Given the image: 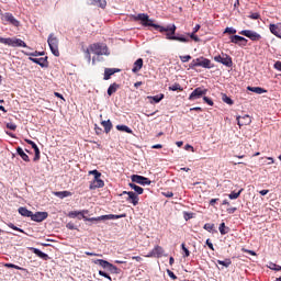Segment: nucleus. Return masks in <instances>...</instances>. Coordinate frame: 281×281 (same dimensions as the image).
<instances>
[{
    "label": "nucleus",
    "instance_id": "1",
    "mask_svg": "<svg viewBox=\"0 0 281 281\" xmlns=\"http://www.w3.org/2000/svg\"><path fill=\"white\" fill-rule=\"evenodd\" d=\"M133 19L134 21H140V25H143V27H154V30H158L160 33L167 32L166 38L168 41H172V37L176 36L175 34L177 32V25L175 24L161 26L156 24L155 20L150 19V16H148L146 13H138L137 15H133Z\"/></svg>",
    "mask_w": 281,
    "mask_h": 281
},
{
    "label": "nucleus",
    "instance_id": "2",
    "mask_svg": "<svg viewBox=\"0 0 281 281\" xmlns=\"http://www.w3.org/2000/svg\"><path fill=\"white\" fill-rule=\"evenodd\" d=\"M87 214H89L88 210L83 211H72L68 214L70 218H76L79 216L80 218H83V221H88L90 223L98 222V221H117V218H124L126 214L115 215V214H108V215H101L98 217H87Z\"/></svg>",
    "mask_w": 281,
    "mask_h": 281
},
{
    "label": "nucleus",
    "instance_id": "3",
    "mask_svg": "<svg viewBox=\"0 0 281 281\" xmlns=\"http://www.w3.org/2000/svg\"><path fill=\"white\" fill-rule=\"evenodd\" d=\"M95 54L97 56H109V47L106 44L95 43L89 46V49L86 50L88 60H91V53Z\"/></svg>",
    "mask_w": 281,
    "mask_h": 281
},
{
    "label": "nucleus",
    "instance_id": "4",
    "mask_svg": "<svg viewBox=\"0 0 281 281\" xmlns=\"http://www.w3.org/2000/svg\"><path fill=\"white\" fill-rule=\"evenodd\" d=\"M47 43L52 54L58 58V56H60V50H58V37H56L54 33H50L48 35Z\"/></svg>",
    "mask_w": 281,
    "mask_h": 281
},
{
    "label": "nucleus",
    "instance_id": "5",
    "mask_svg": "<svg viewBox=\"0 0 281 281\" xmlns=\"http://www.w3.org/2000/svg\"><path fill=\"white\" fill-rule=\"evenodd\" d=\"M215 63H221V65H224V67H233L234 61L232 60V57L227 54L217 55L214 57Z\"/></svg>",
    "mask_w": 281,
    "mask_h": 281
},
{
    "label": "nucleus",
    "instance_id": "6",
    "mask_svg": "<svg viewBox=\"0 0 281 281\" xmlns=\"http://www.w3.org/2000/svg\"><path fill=\"white\" fill-rule=\"evenodd\" d=\"M1 20L10 23V25H13L14 27H19V25H21V22H19V20H16L10 12L1 13Z\"/></svg>",
    "mask_w": 281,
    "mask_h": 281
},
{
    "label": "nucleus",
    "instance_id": "7",
    "mask_svg": "<svg viewBox=\"0 0 281 281\" xmlns=\"http://www.w3.org/2000/svg\"><path fill=\"white\" fill-rule=\"evenodd\" d=\"M203 95H207V89L199 87L191 92V94L189 95V100H200V98H203Z\"/></svg>",
    "mask_w": 281,
    "mask_h": 281
},
{
    "label": "nucleus",
    "instance_id": "8",
    "mask_svg": "<svg viewBox=\"0 0 281 281\" xmlns=\"http://www.w3.org/2000/svg\"><path fill=\"white\" fill-rule=\"evenodd\" d=\"M124 194H127L126 201H128V203L135 205L139 204V196L133 192V191H123L120 196H124Z\"/></svg>",
    "mask_w": 281,
    "mask_h": 281
},
{
    "label": "nucleus",
    "instance_id": "9",
    "mask_svg": "<svg viewBox=\"0 0 281 281\" xmlns=\"http://www.w3.org/2000/svg\"><path fill=\"white\" fill-rule=\"evenodd\" d=\"M239 34L246 36V38H250V41H260L262 38V35L251 30H243Z\"/></svg>",
    "mask_w": 281,
    "mask_h": 281
},
{
    "label": "nucleus",
    "instance_id": "10",
    "mask_svg": "<svg viewBox=\"0 0 281 281\" xmlns=\"http://www.w3.org/2000/svg\"><path fill=\"white\" fill-rule=\"evenodd\" d=\"M131 180L133 183H138L139 186H150L151 183L150 179L139 175H132Z\"/></svg>",
    "mask_w": 281,
    "mask_h": 281
},
{
    "label": "nucleus",
    "instance_id": "11",
    "mask_svg": "<svg viewBox=\"0 0 281 281\" xmlns=\"http://www.w3.org/2000/svg\"><path fill=\"white\" fill-rule=\"evenodd\" d=\"M195 59L198 63V67H203V69H214V64H212V60L203 56Z\"/></svg>",
    "mask_w": 281,
    "mask_h": 281
},
{
    "label": "nucleus",
    "instance_id": "12",
    "mask_svg": "<svg viewBox=\"0 0 281 281\" xmlns=\"http://www.w3.org/2000/svg\"><path fill=\"white\" fill-rule=\"evenodd\" d=\"M7 45H9V47H27V44H25L23 40L16 37H8Z\"/></svg>",
    "mask_w": 281,
    "mask_h": 281
},
{
    "label": "nucleus",
    "instance_id": "13",
    "mask_svg": "<svg viewBox=\"0 0 281 281\" xmlns=\"http://www.w3.org/2000/svg\"><path fill=\"white\" fill-rule=\"evenodd\" d=\"M49 216V213L47 212H35L31 215V221H34L35 223H43Z\"/></svg>",
    "mask_w": 281,
    "mask_h": 281
},
{
    "label": "nucleus",
    "instance_id": "14",
    "mask_svg": "<svg viewBox=\"0 0 281 281\" xmlns=\"http://www.w3.org/2000/svg\"><path fill=\"white\" fill-rule=\"evenodd\" d=\"M29 60H31V63H35V65H40V67H43V68L49 67V61H47V57H41V58L29 57Z\"/></svg>",
    "mask_w": 281,
    "mask_h": 281
},
{
    "label": "nucleus",
    "instance_id": "15",
    "mask_svg": "<svg viewBox=\"0 0 281 281\" xmlns=\"http://www.w3.org/2000/svg\"><path fill=\"white\" fill-rule=\"evenodd\" d=\"M231 43H234L235 45H243L244 47L247 45V38L240 36V35H232Z\"/></svg>",
    "mask_w": 281,
    "mask_h": 281
},
{
    "label": "nucleus",
    "instance_id": "16",
    "mask_svg": "<svg viewBox=\"0 0 281 281\" xmlns=\"http://www.w3.org/2000/svg\"><path fill=\"white\" fill-rule=\"evenodd\" d=\"M164 256V248L161 246H156L147 256V258H161Z\"/></svg>",
    "mask_w": 281,
    "mask_h": 281
},
{
    "label": "nucleus",
    "instance_id": "17",
    "mask_svg": "<svg viewBox=\"0 0 281 281\" xmlns=\"http://www.w3.org/2000/svg\"><path fill=\"white\" fill-rule=\"evenodd\" d=\"M238 126H249L251 124V116L244 115V116H237L236 117Z\"/></svg>",
    "mask_w": 281,
    "mask_h": 281
},
{
    "label": "nucleus",
    "instance_id": "18",
    "mask_svg": "<svg viewBox=\"0 0 281 281\" xmlns=\"http://www.w3.org/2000/svg\"><path fill=\"white\" fill-rule=\"evenodd\" d=\"M120 68H105L104 69V80H111V76L115 75V74H120Z\"/></svg>",
    "mask_w": 281,
    "mask_h": 281
},
{
    "label": "nucleus",
    "instance_id": "19",
    "mask_svg": "<svg viewBox=\"0 0 281 281\" xmlns=\"http://www.w3.org/2000/svg\"><path fill=\"white\" fill-rule=\"evenodd\" d=\"M98 188H104V180L100 178H94V180L90 183V190H98Z\"/></svg>",
    "mask_w": 281,
    "mask_h": 281
},
{
    "label": "nucleus",
    "instance_id": "20",
    "mask_svg": "<svg viewBox=\"0 0 281 281\" xmlns=\"http://www.w3.org/2000/svg\"><path fill=\"white\" fill-rule=\"evenodd\" d=\"M30 251H33V254H35V256H37L42 260H49V255L41 251V249H38V248L31 247Z\"/></svg>",
    "mask_w": 281,
    "mask_h": 281
},
{
    "label": "nucleus",
    "instance_id": "21",
    "mask_svg": "<svg viewBox=\"0 0 281 281\" xmlns=\"http://www.w3.org/2000/svg\"><path fill=\"white\" fill-rule=\"evenodd\" d=\"M144 67V59L138 58L132 68L133 74H137V71H140L142 68Z\"/></svg>",
    "mask_w": 281,
    "mask_h": 281
},
{
    "label": "nucleus",
    "instance_id": "22",
    "mask_svg": "<svg viewBox=\"0 0 281 281\" xmlns=\"http://www.w3.org/2000/svg\"><path fill=\"white\" fill-rule=\"evenodd\" d=\"M18 212H19V214H21V216H24L26 218H32L33 212L27 210V207H25V206L19 207Z\"/></svg>",
    "mask_w": 281,
    "mask_h": 281
},
{
    "label": "nucleus",
    "instance_id": "23",
    "mask_svg": "<svg viewBox=\"0 0 281 281\" xmlns=\"http://www.w3.org/2000/svg\"><path fill=\"white\" fill-rule=\"evenodd\" d=\"M270 32L277 36V38H281V29L277 24H270Z\"/></svg>",
    "mask_w": 281,
    "mask_h": 281
},
{
    "label": "nucleus",
    "instance_id": "24",
    "mask_svg": "<svg viewBox=\"0 0 281 281\" xmlns=\"http://www.w3.org/2000/svg\"><path fill=\"white\" fill-rule=\"evenodd\" d=\"M94 265H99V267H102V269H109L111 262L104 260V259H95L93 260Z\"/></svg>",
    "mask_w": 281,
    "mask_h": 281
},
{
    "label": "nucleus",
    "instance_id": "25",
    "mask_svg": "<svg viewBox=\"0 0 281 281\" xmlns=\"http://www.w3.org/2000/svg\"><path fill=\"white\" fill-rule=\"evenodd\" d=\"M247 89L248 91H251L252 93H257L258 95H262V93H267V90L260 87H248Z\"/></svg>",
    "mask_w": 281,
    "mask_h": 281
},
{
    "label": "nucleus",
    "instance_id": "26",
    "mask_svg": "<svg viewBox=\"0 0 281 281\" xmlns=\"http://www.w3.org/2000/svg\"><path fill=\"white\" fill-rule=\"evenodd\" d=\"M16 154L21 157V159H23V161L30 162V156H27V154H25L23 148L18 147L16 148Z\"/></svg>",
    "mask_w": 281,
    "mask_h": 281
},
{
    "label": "nucleus",
    "instance_id": "27",
    "mask_svg": "<svg viewBox=\"0 0 281 281\" xmlns=\"http://www.w3.org/2000/svg\"><path fill=\"white\" fill-rule=\"evenodd\" d=\"M91 5H97V8H106V0H90Z\"/></svg>",
    "mask_w": 281,
    "mask_h": 281
},
{
    "label": "nucleus",
    "instance_id": "28",
    "mask_svg": "<svg viewBox=\"0 0 281 281\" xmlns=\"http://www.w3.org/2000/svg\"><path fill=\"white\" fill-rule=\"evenodd\" d=\"M54 195L57 196L58 199H67V196H71L70 191H56L54 192Z\"/></svg>",
    "mask_w": 281,
    "mask_h": 281
},
{
    "label": "nucleus",
    "instance_id": "29",
    "mask_svg": "<svg viewBox=\"0 0 281 281\" xmlns=\"http://www.w3.org/2000/svg\"><path fill=\"white\" fill-rule=\"evenodd\" d=\"M101 125L103 126L105 133H111V128H113V123H111V120L102 121Z\"/></svg>",
    "mask_w": 281,
    "mask_h": 281
},
{
    "label": "nucleus",
    "instance_id": "30",
    "mask_svg": "<svg viewBox=\"0 0 281 281\" xmlns=\"http://www.w3.org/2000/svg\"><path fill=\"white\" fill-rule=\"evenodd\" d=\"M117 89H120V85H117L116 82L110 85V87L108 88V95H112L117 91Z\"/></svg>",
    "mask_w": 281,
    "mask_h": 281
},
{
    "label": "nucleus",
    "instance_id": "31",
    "mask_svg": "<svg viewBox=\"0 0 281 281\" xmlns=\"http://www.w3.org/2000/svg\"><path fill=\"white\" fill-rule=\"evenodd\" d=\"M130 188H132V190L135 191L136 194H144V188H142L135 183H130Z\"/></svg>",
    "mask_w": 281,
    "mask_h": 281
},
{
    "label": "nucleus",
    "instance_id": "32",
    "mask_svg": "<svg viewBox=\"0 0 281 281\" xmlns=\"http://www.w3.org/2000/svg\"><path fill=\"white\" fill-rule=\"evenodd\" d=\"M218 231L222 236H225V234H229V227L225 226L224 222L220 224Z\"/></svg>",
    "mask_w": 281,
    "mask_h": 281
},
{
    "label": "nucleus",
    "instance_id": "33",
    "mask_svg": "<svg viewBox=\"0 0 281 281\" xmlns=\"http://www.w3.org/2000/svg\"><path fill=\"white\" fill-rule=\"evenodd\" d=\"M117 131H122L123 133H133V130L126 125H116Z\"/></svg>",
    "mask_w": 281,
    "mask_h": 281
},
{
    "label": "nucleus",
    "instance_id": "34",
    "mask_svg": "<svg viewBox=\"0 0 281 281\" xmlns=\"http://www.w3.org/2000/svg\"><path fill=\"white\" fill-rule=\"evenodd\" d=\"M148 100H153L156 104H159L164 100V94H158L154 97H147Z\"/></svg>",
    "mask_w": 281,
    "mask_h": 281
},
{
    "label": "nucleus",
    "instance_id": "35",
    "mask_svg": "<svg viewBox=\"0 0 281 281\" xmlns=\"http://www.w3.org/2000/svg\"><path fill=\"white\" fill-rule=\"evenodd\" d=\"M172 41H179L180 43H190V38H188V37H186L183 35L173 36Z\"/></svg>",
    "mask_w": 281,
    "mask_h": 281
},
{
    "label": "nucleus",
    "instance_id": "36",
    "mask_svg": "<svg viewBox=\"0 0 281 281\" xmlns=\"http://www.w3.org/2000/svg\"><path fill=\"white\" fill-rule=\"evenodd\" d=\"M241 192H243V189H240L238 192L233 191L228 194V199H231V200L238 199V196H240Z\"/></svg>",
    "mask_w": 281,
    "mask_h": 281
},
{
    "label": "nucleus",
    "instance_id": "37",
    "mask_svg": "<svg viewBox=\"0 0 281 281\" xmlns=\"http://www.w3.org/2000/svg\"><path fill=\"white\" fill-rule=\"evenodd\" d=\"M268 269H271V271H281V266H278L277 263L269 262Z\"/></svg>",
    "mask_w": 281,
    "mask_h": 281
},
{
    "label": "nucleus",
    "instance_id": "38",
    "mask_svg": "<svg viewBox=\"0 0 281 281\" xmlns=\"http://www.w3.org/2000/svg\"><path fill=\"white\" fill-rule=\"evenodd\" d=\"M4 267H7L8 269H16L18 271H25L24 268H21L14 263H5Z\"/></svg>",
    "mask_w": 281,
    "mask_h": 281
},
{
    "label": "nucleus",
    "instance_id": "39",
    "mask_svg": "<svg viewBox=\"0 0 281 281\" xmlns=\"http://www.w3.org/2000/svg\"><path fill=\"white\" fill-rule=\"evenodd\" d=\"M169 91H183V88L179 83H173L169 87Z\"/></svg>",
    "mask_w": 281,
    "mask_h": 281
},
{
    "label": "nucleus",
    "instance_id": "40",
    "mask_svg": "<svg viewBox=\"0 0 281 281\" xmlns=\"http://www.w3.org/2000/svg\"><path fill=\"white\" fill-rule=\"evenodd\" d=\"M222 100H223V102H225L226 104H229V106H232V104H234V100H232V98L227 97V94H223V95H222Z\"/></svg>",
    "mask_w": 281,
    "mask_h": 281
},
{
    "label": "nucleus",
    "instance_id": "41",
    "mask_svg": "<svg viewBox=\"0 0 281 281\" xmlns=\"http://www.w3.org/2000/svg\"><path fill=\"white\" fill-rule=\"evenodd\" d=\"M25 56H30V58H32V56L36 57V56H45V52H37L35 50L34 53H24Z\"/></svg>",
    "mask_w": 281,
    "mask_h": 281
},
{
    "label": "nucleus",
    "instance_id": "42",
    "mask_svg": "<svg viewBox=\"0 0 281 281\" xmlns=\"http://www.w3.org/2000/svg\"><path fill=\"white\" fill-rule=\"evenodd\" d=\"M218 265H222V267H229L232 265V259H225V260H217Z\"/></svg>",
    "mask_w": 281,
    "mask_h": 281
},
{
    "label": "nucleus",
    "instance_id": "43",
    "mask_svg": "<svg viewBox=\"0 0 281 281\" xmlns=\"http://www.w3.org/2000/svg\"><path fill=\"white\" fill-rule=\"evenodd\" d=\"M108 271H110V273H120V269L113 266V263H110V266H108Z\"/></svg>",
    "mask_w": 281,
    "mask_h": 281
},
{
    "label": "nucleus",
    "instance_id": "44",
    "mask_svg": "<svg viewBox=\"0 0 281 281\" xmlns=\"http://www.w3.org/2000/svg\"><path fill=\"white\" fill-rule=\"evenodd\" d=\"M89 175H93L94 179H100L102 177V173L95 169L89 171Z\"/></svg>",
    "mask_w": 281,
    "mask_h": 281
},
{
    "label": "nucleus",
    "instance_id": "45",
    "mask_svg": "<svg viewBox=\"0 0 281 281\" xmlns=\"http://www.w3.org/2000/svg\"><path fill=\"white\" fill-rule=\"evenodd\" d=\"M203 229L206 232H214V224L206 223L204 224Z\"/></svg>",
    "mask_w": 281,
    "mask_h": 281
},
{
    "label": "nucleus",
    "instance_id": "46",
    "mask_svg": "<svg viewBox=\"0 0 281 281\" xmlns=\"http://www.w3.org/2000/svg\"><path fill=\"white\" fill-rule=\"evenodd\" d=\"M8 227H10L11 229H14L15 232H21V234H25V231L14 226V224H12V223L8 224Z\"/></svg>",
    "mask_w": 281,
    "mask_h": 281
},
{
    "label": "nucleus",
    "instance_id": "47",
    "mask_svg": "<svg viewBox=\"0 0 281 281\" xmlns=\"http://www.w3.org/2000/svg\"><path fill=\"white\" fill-rule=\"evenodd\" d=\"M182 251L184 252V258L190 256V250L186 247V244H181Z\"/></svg>",
    "mask_w": 281,
    "mask_h": 281
},
{
    "label": "nucleus",
    "instance_id": "48",
    "mask_svg": "<svg viewBox=\"0 0 281 281\" xmlns=\"http://www.w3.org/2000/svg\"><path fill=\"white\" fill-rule=\"evenodd\" d=\"M190 38H192V41H194L195 43H199L201 41V38H199V36L196 35V33L192 32L191 34H189Z\"/></svg>",
    "mask_w": 281,
    "mask_h": 281
},
{
    "label": "nucleus",
    "instance_id": "49",
    "mask_svg": "<svg viewBox=\"0 0 281 281\" xmlns=\"http://www.w3.org/2000/svg\"><path fill=\"white\" fill-rule=\"evenodd\" d=\"M203 101L209 104V106H214V101H212V99L207 98V97H203Z\"/></svg>",
    "mask_w": 281,
    "mask_h": 281
},
{
    "label": "nucleus",
    "instance_id": "50",
    "mask_svg": "<svg viewBox=\"0 0 281 281\" xmlns=\"http://www.w3.org/2000/svg\"><path fill=\"white\" fill-rule=\"evenodd\" d=\"M224 34H236V29L234 27H226Z\"/></svg>",
    "mask_w": 281,
    "mask_h": 281
},
{
    "label": "nucleus",
    "instance_id": "51",
    "mask_svg": "<svg viewBox=\"0 0 281 281\" xmlns=\"http://www.w3.org/2000/svg\"><path fill=\"white\" fill-rule=\"evenodd\" d=\"M99 276H102V278H106L108 280L113 281L111 279V276H109V273H106V272H104L102 270H99Z\"/></svg>",
    "mask_w": 281,
    "mask_h": 281
},
{
    "label": "nucleus",
    "instance_id": "52",
    "mask_svg": "<svg viewBox=\"0 0 281 281\" xmlns=\"http://www.w3.org/2000/svg\"><path fill=\"white\" fill-rule=\"evenodd\" d=\"M180 59L182 63H188L189 60H192V56L186 55V56H180Z\"/></svg>",
    "mask_w": 281,
    "mask_h": 281
},
{
    "label": "nucleus",
    "instance_id": "53",
    "mask_svg": "<svg viewBox=\"0 0 281 281\" xmlns=\"http://www.w3.org/2000/svg\"><path fill=\"white\" fill-rule=\"evenodd\" d=\"M7 128H9L10 131H16V124H14V123H7Z\"/></svg>",
    "mask_w": 281,
    "mask_h": 281
},
{
    "label": "nucleus",
    "instance_id": "54",
    "mask_svg": "<svg viewBox=\"0 0 281 281\" xmlns=\"http://www.w3.org/2000/svg\"><path fill=\"white\" fill-rule=\"evenodd\" d=\"M189 67H190V69H194V67H199V64H198V61H196V58L193 59V60L190 63Z\"/></svg>",
    "mask_w": 281,
    "mask_h": 281
},
{
    "label": "nucleus",
    "instance_id": "55",
    "mask_svg": "<svg viewBox=\"0 0 281 281\" xmlns=\"http://www.w3.org/2000/svg\"><path fill=\"white\" fill-rule=\"evenodd\" d=\"M249 19H252L254 21H258V19H260V13H252L249 15Z\"/></svg>",
    "mask_w": 281,
    "mask_h": 281
},
{
    "label": "nucleus",
    "instance_id": "56",
    "mask_svg": "<svg viewBox=\"0 0 281 281\" xmlns=\"http://www.w3.org/2000/svg\"><path fill=\"white\" fill-rule=\"evenodd\" d=\"M273 68L277 69V71H281V61L278 60L274 63Z\"/></svg>",
    "mask_w": 281,
    "mask_h": 281
},
{
    "label": "nucleus",
    "instance_id": "57",
    "mask_svg": "<svg viewBox=\"0 0 281 281\" xmlns=\"http://www.w3.org/2000/svg\"><path fill=\"white\" fill-rule=\"evenodd\" d=\"M164 196H166L167 199H172V196H175V193H172L171 191H167L164 193Z\"/></svg>",
    "mask_w": 281,
    "mask_h": 281
},
{
    "label": "nucleus",
    "instance_id": "58",
    "mask_svg": "<svg viewBox=\"0 0 281 281\" xmlns=\"http://www.w3.org/2000/svg\"><path fill=\"white\" fill-rule=\"evenodd\" d=\"M66 227H67V229H78V227L77 226H75L74 225V223H68L67 225H66Z\"/></svg>",
    "mask_w": 281,
    "mask_h": 281
},
{
    "label": "nucleus",
    "instance_id": "59",
    "mask_svg": "<svg viewBox=\"0 0 281 281\" xmlns=\"http://www.w3.org/2000/svg\"><path fill=\"white\" fill-rule=\"evenodd\" d=\"M167 273L169 276V278H171V280H177V277L175 276V272L167 270Z\"/></svg>",
    "mask_w": 281,
    "mask_h": 281
},
{
    "label": "nucleus",
    "instance_id": "60",
    "mask_svg": "<svg viewBox=\"0 0 281 281\" xmlns=\"http://www.w3.org/2000/svg\"><path fill=\"white\" fill-rule=\"evenodd\" d=\"M205 245H207V247L211 248L212 251H214V244H212V241H210V239H206Z\"/></svg>",
    "mask_w": 281,
    "mask_h": 281
},
{
    "label": "nucleus",
    "instance_id": "61",
    "mask_svg": "<svg viewBox=\"0 0 281 281\" xmlns=\"http://www.w3.org/2000/svg\"><path fill=\"white\" fill-rule=\"evenodd\" d=\"M238 209H236V207H228L227 210H226V212L228 213V214H234V212H236Z\"/></svg>",
    "mask_w": 281,
    "mask_h": 281
},
{
    "label": "nucleus",
    "instance_id": "62",
    "mask_svg": "<svg viewBox=\"0 0 281 281\" xmlns=\"http://www.w3.org/2000/svg\"><path fill=\"white\" fill-rule=\"evenodd\" d=\"M94 131L97 135H100L102 133V130L98 126V124L94 125Z\"/></svg>",
    "mask_w": 281,
    "mask_h": 281
},
{
    "label": "nucleus",
    "instance_id": "63",
    "mask_svg": "<svg viewBox=\"0 0 281 281\" xmlns=\"http://www.w3.org/2000/svg\"><path fill=\"white\" fill-rule=\"evenodd\" d=\"M26 144H29L30 146H32V148H34V146H36V143H34L31 139H25Z\"/></svg>",
    "mask_w": 281,
    "mask_h": 281
},
{
    "label": "nucleus",
    "instance_id": "64",
    "mask_svg": "<svg viewBox=\"0 0 281 281\" xmlns=\"http://www.w3.org/2000/svg\"><path fill=\"white\" fill-rule=\"evenodd\" d=\"M0 43H2V45H8V37H0Z\"/></svg>",
    "mask_w": 281,
    "mask_h": 281
}]
</instances>
